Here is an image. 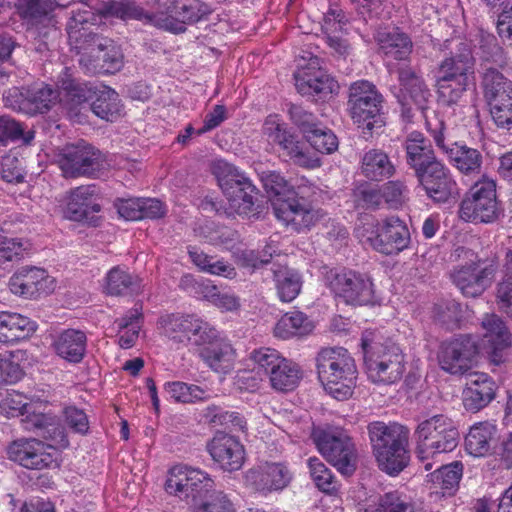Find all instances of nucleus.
<instances>
[{
	"mask_svg": "<svg viewBox=\"0 0 512 512\" xmlns=\"http://www.w3.org/2000/svg\"><path fill=\"white\" fill-rule=\"evenodd\" d=\"M60 86L65 93V97L71 105H80L87 101H93L99 86L91 83L80 82L71 77L66 69L60 79Z\"/></svg>",
	"mask_w": 512,
	"mask_h": 512,
	"instance_id": "nucleus-47",
	"label": "nucleus"
},
{
	"mask_svg": "<svg viewBox=\"0 0 512 512\" xmlns=\"http://www.w3.org/2000/svg\"><path fill=\"white\" fill-rule=\"evenodd\" d=\"M384 97L368 80L352 82L348 88L347 107L354 123L371 131L381 128Z\"/></svg>",
	"mask_w": 512,
	"mask_h": 512,
	"instance_id": "nucleus-10",
	"label": "nucleus"
},
{
	"mask_svg": "<svg viewBox=\"0 0 512 512\" xmlns=\"http://www.w3.org/2000/svg\"><path fill=\"white\" fill-rule=\"evenodd\" d=\"M215 173L229 208L238 215L254 213L259 191L251 180L235 166L222 161L215 166Z\"/></svg>",
	"mask_w": 512,
	"mask_h": 512,
	"instance_id": "nucleus-11",
	"label": "nucleus"
},
{
	"mask_svg": "<svg viewBox=\"0 0 512 512\" xmlns=\"http://www.w3.org/2000/svg\"><path fill=\"white\" fill-rule=\"evenodd\" d=\"M481 326L485 330L484 339L488 344V353L493 362H501L502 351L511 346V333L504 321L496 314H486Z\"/></svg>",
	"mask_w": 512,
	"mask_h": 512,
	"instance_id": "nucleus-33",
	"label": "nucleus"
},
{
	"mask_svg": "<svg viewBox=\"0 0 512 512\" xmlns=\"http://www.w3.org/2000/svg\"><path fill=\"white\" fill-rule=\"evenodd\" d=\"M356 207L364 210H377L384 203L380 185L368 182L359 184L353 191Z\"/></svg>",
	"mask_w": 512,
	"mask_h": 512,
	"instance_id": "nucleus-54",
	"label": "nucleus"
},
{
	"mask_svg": "<svg viewBox=\"0 0 512 512\" xmlns=\"http://www.w3.org/2000/svg\"><path fill=\"white\" fill-rule=\"evenodd\" d=\"M263 133L278 147V152L294 164L305 168H317L321 165L318 158L309 155L299 136L282 122L277 115H269L263 124Z\"/></svg>",
	"mask_w": 512,
	"mask_h": 512,
	"instance_id": "nucleus-15",
	"label": "nucleus"
},
{
	"mask_svg": "<svg viewBox=\"0 0 512 512\" xmlns=\"http://www.w3.org/2000/svg\"><path fill=\"white\" fill-rule=\"evenodd\" d=\"M95 93L91 102L92 112L103 120L115 121L121 115L122 110L118 93L105 85H100Z\"/></svg>",
	"mask_w": 512,
	"mask_h": 512,
	"instance_id": "nucleus-42",
	"label": "nucleus"
},
{
	"mask_svg": "<svg viewBox=\"0 0 512 512\" xmlns=\"http://www.w3.org/2000/svg\"><path fill=\"white\" fill-rule=\"evenodd\" d=\"M37 329V324L19 313L0 312V343H15L29 338Z\"/></svg>",
	"mask_w": 512,
	"mask_h": 512,
	"instance_id": "nucleus-37",
	"label": "nucleus"
},
{
	"mask_svg": "<svg viewBox=\"0 0 512 512\" xmlns=\"http://www.w3.org/2000/svg\"><path fill=\"white\" fill-rule=\"evenodd\" d=\"M18 409L22 414L28 413L26 418L23 420L25 423V429L39 432L44 438H52V435L56 432L61 433L60 427L56 421V417L49 413H30L27 408V404L19 402Z\"/></svg>",
	"mask_w": 512,
	"mask_h": 512,
	"instance_id": "nucleus-49",
	"label": "nucleus"
},
{
	"mask_svg": "<svg viewBox=\"0 0 512 512\" xmlns=\"http://www.w3.org/2000/svg\"><path fill=\"white\" fill-rule=\"evenodd\" d=\"M82 7L72 9L71 17L67 23V34L70 46L79 55V65L87 72L95 74V66L98 64L94 51L101 54L109 39L99 33L93 32L88 25H97L99 16L85 4Z\"/></svg>",
	"mask_w": 512,
	"mask_h": 512,
	"instance_id": "nucleus-6",
	"label": "nucleus"
},
{
	"mask_svg": "<svg viewBox=\"0 0 512 512\" xmlns=\"http://www.w3.org/2000/svg\"><path fill=\"white\" fill-rule=\"evenodd\" d=\"M59 97L57 90L44 83L30 86L12 87L4 95L6 106L36 115L48 112Z\"/></svg>",
	"mask_w": 512,
	"mask_h": 512,
	"instance_id": "nucleus-22",
	"label": "nucleus"
},
{
	"mask_svg": "<svg viewBox=\"0 0 512 512\" xmlns=\"http://www.w3.org/2000/svg\"><path fill=\"white\" fill-rule=\"evenodd\" d=\"M359 169L363 177L375 182L390 179L396 173V167L389 155L377 148L369 149L363 153Z\"/></svg>",
	"mask_w": 512,
	"mask_h": 512,
	"instance_id": "nucleus-36",
	"label": "nucleus"
},
{
	"mask_svg": "<svg viewBox=\"0 0 512 512\" xmlns=\"http://www.w3.org/2000/svg\"><path fill=\"white\" fill-rule=\"evenodd\" d=\"M195 315L170 314L160 319L164 334L177 343H186Z\"/></svg>",
	"mask_w": 512,
	"mask_h": 512,
	"instance_id": "nucleus-50",
	"label": "nucleus"
},
{
	"mask_svg": "<svg viewBox=\"0 0 512 512\" xmlns=\"http://www.w3.org/2000/svg\"><path fill=\"white\" fill-rule=\"evenodd\" d=\"M361 347L368 378L375 384L390 385L398 382L405 371L404 355L399 346L375 331L362 334Z\"/></svg>",
	"mask_w": 512,
	"mask_h": 512,
	"instance_id": "nucleus-4",
	"label": "nucleus"
},
{
	"mask_svg": "<svg viewBox=\"0 0 512 512\" xmlns=\"http://www.w3.org/2000/svg\"><path fill=\"white\" fill-rule=\"evenodd\" d=\"M313 329L308 317L300 311L285 313L276 323L274 333L277 337L288 339L309 334Z\"/></svg>",
	"mask_w": 512,
	"mask_h": 512,
	"instance_id": "nucleus-44",
	"label": "nucleus"
},
{
	"mask_svg": "<svg viewBox=\"0 0 512 512\" xmlns=\"http://www.w3.org/2000/svg\"><path fill=\"white\" fill-rule=\"evenodd\" d=\"M141 280L128 270L115 266L108 271L105 277V291L112 296H127L138 293Z\"/></svg>",
	"mask_w": 512,
	"mask_h": 512,
	"instance_id": "nucleus-39",
	"label": "nucleus"
},
{
	"mask_svg": "<svg viewBox=\"0 0 512 512\" xmlns=\"http://www.w3.org/2000/svg\"><path fill=\"white\" fill-rule=\"evenodd\" d=\"M366 241L371 247L384 255H398L409 247L410 232L403 220L390 216L365 228Z\"/></svg>",
	"mask_w": 512,
	"mask_h": 512,
	"instance_id": "nucleus-17",
	"label": "nucleus"
},
{
	"mask_svg": "<svg viewBox=\"0 0 512 512\" xmlns=\"http://www.w3.org/2000/svg\"><path fill=\"white\" fill-rule=\"evenodd\" d=\"M482 86L496 126L512 129V81L498 69L488 67L483 72Z\"/></svg>",
	"mask_w": 512,
	"mask_h": 512,
	"instance_id": "nucleus-14",
	"label": "nucleus"
},
{
	"mask_svg": "<svg viewBox=\"0 0 512 512\" xmlns=\"http://www.w3.org/2000/svg\"><path fill=\"white\" fill-rule=\"evenodd\" d=\"M278 296L283 302L293 301L300 293L302 282L300 276L291 270H279L275 274Z\"/></svg>",
	"mask_w": 512,
	"mask_h": 512,
	"instance_id": "nucleus-55",
	"label": "nucleus"
},
{
	"mask_svg": "<svg viewBox=\"0 0 512 512\" xmlns=\"http://www.w3.org/2000/svg\"><path fill=\"white\" fill-rule=\"evenodd\" d=\"M250 359L253 361L257 373H264L268 377L274 390L292 391L302 378L299 365L282 357L275 349L261 347L251 352Z\"/></svg>",
	"mask_w": 512,
	"mask_h": 512,
	"instance_id": "nucleus-12",
	"label": "nucleus"
},
{
	"mask_svg": "<svg viewBox=\"0 0 512 512\" xmlns=\"http://www.w3.org/2000/svg\"><path fill=\"white\" fill-rule=\"evenodd\" d=\"M307 464L310 476L320 491L327 494L337 491L338 484L333 472L319 458L310 457Z\"/></svg>",
	"mask_w": 512,
	"mask_h": 512,
	"instance_id": "nucleus-53",
	"label": "nucleus"
},
{
	"mask_svg": "<svg viewBox=\"0 0 512 512\" xmlns=\"http://www.w3.org/2000/svg\"><path fill=\"white\" fill-rule=\"evenodd\" d=\"M207 449L213 461L224 471H237L244 463L245 449L235 436L219 432L208 443Z\"/></svg>",
	"mask_w": 512,
	"mask_h": 512,
	"instance_id": "nucleus-28",
	"label": "nucleus"
},
{
	"mask_svg": "<svg viewBox=\"0 0 512 512\" xmlns=\"http://www.w3.org/2000/svg\"><path fill=\"white\" fill-rule=\"evenodd\" d=\"M95 60L98 62L95 66V73H114L123 66V53L114 40L109 39L101 56L98 55Z\"/></svg>",
	"mask_w": 512,
	"mask_h": 512,
	"instance_id": "nucleus-59",
	"label": "nucleus"
},
{
	"mask_svg": "<svg viewBox=\"0 0 512 512\" xmlns=\"http://www.w3.org/2000/svg\"><path fill=\"white\" fill-rule=\"evenodd\" d=\"M97 189L95 185L79 186L69 193L66 213L73 221H92L93 214L101 210L96 202Z\"/></svg>",
	"mask_w": 512,
	"mask_h": 512,
	"instance_id": "nucleus-30",
	"label": "nucleus"
},
{
	"mask_svg": "<svg viewBox=\"0 0 512 512\" xmlns=\"http://www.w3.org/2000/svg\"><path fill=\"white\" fill-rule=\"evenodd\" d=\"M463 392L464 407L477 412L487 406L495 396L494 382L486 374L471 375Z\"/></svg>",
	"mask_w": 512,
	"mask_h": 512,
	"instance_id": "nucleus-35",
	"label": "nucleus"
},
{
	"mask_svg": "<svg viewBox=\"0 0 512 512\" xmlns=\"http://www.w3.org/2000/svg\"><path fill=\"white\" fill-rule=\"evenodd\" d=\"M416 457L424 464V469L433 468L436 456L452 452L459 444L460 434L454 421L446 415L437 414L421 421L415 431Z\"/></svg>",
	"mask_w": 512,
	"mask_h": 512,
	"instance_id": "nucleus-5",
	"label": "nucleus"
},
{
	"mask_svg": "<svg viewBox=\"0 0 512 512\" xmlns=\"http://www.w3.org/2000/svg\"><path fill=\"white\" fill-rule=\"evenodd\" d=\"M496 432V426L488 421L474 424L465 437L467 452L476 457L488 454Z\"/></svg>",
	"mask_w": 512,
	"mask_h": 512,
	"instance_id": "nucleus-41",
	"label": "nucleus"
},
{
	"mask_svg": "<svg viewBox=\"0 0 512 512\" xmlns=\"http://www.w3.org/2000/svg\"><path fill=\"white\" fill-rule=\"evenodd\" d=\"M312 438L321 455L341 474L350 476L357 468V451L352 439L341 431H314Z\"/></svg>",
	"mask_w": 512,
	"mask_h": 512,
	"instance_id": "nucleus-16",
	"label": "nucleus"
},
{
	"mask_svg": "<svg viewBox=\"0 0 512 512\" xmlns=\"http://www.w3.org/2000/svg\"><path fill=\"white\" fill-rule=\"evenodd\" d=\"M379 52L388 60L408 61L413 51V42L399 28L379 31L376 36Z\"/></svg>",
	"mask_w": 512,
	"mask_h": 512,
	"instance_id": "nucleus-34",
	"label": "nucleus"
},
{
	"mask_svg": "<svg viewBox=\"0 0 512 512\" xmlns=\"http://www.w3.org/2000/svg\"><path fill=\"white\" fill-rule=\"evenodd\" d=\"M55 18L28 25L27 33L32 39V45L36 52L45 53L54 46L61 32L56 26Z\"/></svg>",
	"mask_w": 512,
	"mask_h": 512,
	"instance_id": "nucleus-45",
	"label": "nucleus"
},
{
	"mask_svg": "<svg viewBox=\"0 0 512 512\" xmlns=\"http://www.w3.org/2000/svg\"><path fill=\"white\" fill-rule=\"evenodd\" d=\"M166 393L176 402L192 403L206 399L205 391L197 385L184 382H167L164 386Z\"/></svg>",
	"mask_w": 512,
	"mask_h": 512,
	"instance_id": "nucleus-60",
	"label": "nucleus"
},
{
	"mask_svg": "<svg viewBox=\"0 0 512 512\" xmlns=\"http://www.w3.org/2000/svg\"><path fill=\"white\" fill-rule=\"evenodd\" d=\"M426 195L435 203H446L458 193L457 182L441 161L416 176Z\"/></svg>",
	"mask_w": 512,
	"mask_h": 512,
	"instance_id": "nucleus-26",
	"label": "nucleus"
},
{
	"mask_svg": "<svg viewBox=\"0 0 512 512\" xmlns=\"http://www.w3.org/2000/svg\"><path fill=\"white\" fill-rule=\"evenodd\" d=\"M462 474L463 464L460 461L436 469L430 474L433 492L442 496L454 495L458 490Z\"/></svg>",
	"mask_w": 512,
	"mask_h": 512,
	"instance_id": "nucleus-40",
	"label": "nucleus"
},
{
	"mask_svg": "<svg viewBox=\"0 0 512 512\" xmlns=\"http://www.w3.org/2000/svg\"><path fill=\"white\" fill-rule=\"evenodd\" d=\"M434 318L449 329L457 328L463 319V309L454 299H444L435 304Z\"/></svg>",
	"mask_w": 512,
	"mask_h": 512,
	"instance_id": "nucleus-56",
	"label": "nucleus"
},
{
	"mask_svg": "<svg viewBox=\"0 0 512 512\" xmlns=\"http://www.w3.org/2000/svg\"><path fill=\"white\" fill-rule=\"evenodd\" d=\"M478 44L480 59L483 63H491L499 68H504L509 63L508 53L500 45L497 37L483 29L478 31Z\"/></svg>",
	"mask_w": 512,
	"mask_h": 512,
	"instance_id": "nucleus-46",
	"label": "nucleus"
},
{
	"mask_svg": "<svg viewBox=\"0 0 512 512\" xmlns=\"http://www.w3.org/2000/svg\"><path fill=\"white\" fill-rule=\"evenodd\" d=\"M272 206L275 217L297 233L310 230L319 220V211L296 193L288 198L273 200Z\"/></svg>",
	"mask_w": 512,
	"mask_h": 512,
	"instance_id": "nucleus-23",
	"label": "nucleus"
},
{
	"mask_svg": "<svg viewBox=\"0 0 512 512\" xmlns=\"http://www.w3.org/2000/svg\"><path fill=\"white\" fill-rule=\"evenodd\" d=\"M170 14L157 13V28L173 33L186 31V24H193L211 13L200 0H175L168 8Z\"/></svg>",
	"mask_w": 512,
	"mask_h": 512,
	"instance_id": "nucleus-25",
	"label": "nucleus"
},
{
	"mask_svg": "<svg viewBox=\"0 0 512 512\" xmlns=\"http://www.w3.org/2000/svg\"><path fill=\"white\" fill-rule=\"evenodd\" d=\"M496 180L483 174L466 192L459 217L471 223H494L501 215Z\"/></svg>",
	"mask_w": 512,
	"mask_h": 512,
	"instance_id": "nucleus-7",
	"label": "nucleus"
},
{
	"mask_svg": "<svg viewBox=\"0 0 512 512\" xmlns=\"http://www.w3.org/2000/svg\"><path fill=\"white\" fill-rule=\"evenodd\" d=\"M411 509L412 503L407 495L396 490L380 496L372 512H409Z\"/></svg>",
	"mask_w": 512,
	"mask_h": 512,
	"instance_id": "nucleus-62",
	"label": "nucleus"
},
{
	"mask_svg": "<svg viewBox=\"0 0 512 512\" xmlns=\"http://www.w3.org/2000/svg\"><path fill=\"white\" fill-rule=\"evenodd\" d=\"M478 352L476 337L471 334H460L441 343L438 362L441 369L450 374H464L474 365Z\"/></svg>",
	"mask_w": 512,
	"mask_h": 512,
	"instance_id": "nucleus-20",
	"label": "nucleus"
},
{
	"mask_svg": "<svg viewBox=\"0 0 512 512\" xmlns=\"http://www.w3.org/2000/svg\"><path fill=\"white\" fill-rule=\"evenodd\" d=\"M60 6L56 0H22L20 13L27 25L53 19V11Z\"/></svg>",
	"mask_w": 512,
	"mask_h": 512,
	"instance_id": "nucleus-51",
	"label": "nucleus"
},
{
	"mask_svg": "<svg viewBox=\"0 0 512 512\" xmlns=\"http://www.w3.org/2000/svg\"><path fill=\"white\" fill-rule=\"evenodd\" d=\"M218 336L219 333L213 326L195 315L191 332L189 333L188 340L186 342L203 348L213 340H216Z\"/></svg>",
	"mask_w": 512,
	"mask_h": 512,
	"instance_id": "nucleus-63",
	"label": "nucleus"
},
{
	"mask_svg": "<svg viewBox=\"0 0 512 512\" xmlns=\"http://www.w3.org/2000/svg\"><path fill=\"white\" fill-rule=\"evenodd\" d=\"M452 256L468 260L466 264L455 266L451 271L453 284L465 297L476 298L482 295L492 283L496 265L485 264L471 249L463 246L455 248Z\"/></svg>",
	"mask_w": 512,
	"mask_h": 512,
	"instance_id": "nucleus-9",
	"label": "nucleus"
},
{
	"mask_svg": "<svg viewBox=\"0 0 512 512\" xmlns=\"http://www.w3.org/2000/svg\"><path fill=\"white\" fill-rule=\"evenodd\" d=\"M287 112L291 122L302 132L304 137L320 124L318 118L301 105L289 104Z\"/></svg>",
	"mask_w": 512,
	"mask_h": 512,
	"instance_id": "nucleus-64",
	"label": "nucleus"
},
{
	"mask_svg": "<svg viewBox=\"0 0 512 512\" xmlns=\"http://www.w3.org/2000/svg\"><path fill=\"white\" fill-rule=\"evenodd\" d=\"M88 338L80 329L68 328L54 339L52 347L57 356L71 364L82 362L87 352Z\"/></svg>",
	"mask_w": 512,
	"mask_h": 512,
	"instance_id": "nucleus-32",
	"label": "nucleus"
},
{
	"mask_svg": "<svg viewBox=\"0 0 512 512\" xmlns=\"http://www.w3.org/2000/svg\"><path fill=\"white\" fill-rule=\"evenodd\" d=\"M10 291L25 298H36L54 289V281L46 270L38 267H22L9 280Z\"/></svg>",
	"mask_w": 512,
	"mask_h": 512,
	"instance_id": "nucleus-27",
	"label": "nucleus"
},
{
	"mask_svg": "<svg viewBox=\"0 0 512 512\" xmlns=\"http://www.w3.org/2000/svg\"><path fill=\"white\" fill-rule=\"evenodd\" d=\"M440 49L447 53L437 68V93L443 104L451 106L466 91L468 79L474 74L475 58L471 44L460 37L445 40Z\"/></svg>",
	"mask_w": 512,
	"mask_h": 512,
	"instance_id": "nucleus-1",
	"label": "nucleus"
},
{
	"mask_svg": "<svg viewBox=\"0 0 512 512\" xmlns=\"http://www.w3.org/2000/svg\"><path fill=\"white\" fill-rule=\"evenodd\" d=\"M214 480L199 469L188 465H175L169 472L165 482L167 493L186 501L194 508L214 490Z\"/></svg>",
	"mask_w": 512,
	"mask_h": 512,
	"instance_id": "nucleus-13",
	"label": "nucleus"
},
{
	"mask_svg": "<svg viewBox=\"0 0 512 512\" xmlns=\"http://www.w3.org/2000/svg\"><path fill=\"white\" fill-rule=\"evenodd\" d=\"M315 363L318 379L330 396L339 401L352 396L358 371L347 349L323 348L317 353Z\"/></svg>",
	"mask_w": 512,
	"mask_h": 512,
	"instance_id": "nucleus-3",
	"label": "nucleus"
},
{
	"mask_svg": "<svg viewBox=\"0 0 512 512\" xmlns=\"http://www.w3.org/2000/svg\"><path fill=\"white\" fill-rule=\"evenodd\" d=\"M373 454L379 468L395 476L409 464V431L398 423L374 421L367 427Z\"/></svg>",
	"mask_w": 512,
	"mask_h": 512,
	"instance_id": "nucleus-2",
	"label": "nucleus"
},
{
	"mask_svg": "<svg viewBox=\"0 0 512 512\" xmlns=\"http://www.w3.org/2000/svg\"><path fill=\"white\" fill-rule=\"evenodd\" d=\"M425 125L436 146L447 154L450 163L460 173L466 176L480 174L483 156L478 149L452 141L444 120L435 112L425 115Z\"/></svg>",
	"mask_w": 512,
	"mask_h": 512,
	"instance_id": "nucleus-8",
	"label": "nucleus"
},
{
	"mask_svg": "<svg viewBox=\"0 0 512 512\" xmlns=\"http://www.w3.org/2000/svg\"><path fill=\"white\" fill-rule=\"evenodd\" d=\"M201 419L213 427L231 426L238 430H243L246 425V422L239 413L225 410L217 405H210L204 408L201 412Z\"/></svg>",
	"mask_w": 512,
	"mask_h": 512,
	"instance_id": "nucleus-52",
	"label": "nucleus"
},
{
	"mask_svg": "<svg viewBox=\"0 0 512 512\" xmlns=\"http://www.w3.org/2000/svg\"><path fill=\"white\" fill-rule=\"evenodd\" d=\"M188 253L191 261L203 272L228 279H233L237 275L234 266L226 261L215 260L213 256H209L196 248L189 249Z\"/></svg>",
	"mask_w": 512,
	"mask_h": 512,
	"instance_id": "nucleus-48",
	"label": "nucleus"
},
{
	"mask_svg": "<svg viewBox=\"0 0 512 512\" xmlns=\"http://www.w3.org/2000/svg\"><path fill=\"white\" fill-rule=\"evenodd\" d=\"M96 15L117 18L122 21L138 20L145 25L157 27V13H149L134 0H109L97 8Z\"/></svg>",
	"mask_w": 512,
	"mask_h": 512,
	"instance_id": "nucleus-31",
	"label": "nucleus"
},
{
	"mask_svg": "<svg viewBox=\"0 0 512 512\" xmlns=\"http://www.w3.org/2000/svg\"><path fill=\"white\" fill-rule=\"evenodd\" d=\"M403 148L406 163L414 170L415 176L429 169L432 164L440 162L431 142L421 132H410L403 142Z\"/></svg>",
	"mask_w": 512,
	"mask_h": 512,
	"instance_id": "nucleus-29",
	"label": "nucleus"
},
{
	"mask_svg": "<svg viewBox=\"0 0 512 512\" xmlns=\"http://www.w3.org/2000/svg\"><path fill=\"white\" fill-rule=\"evenodd\" d=\"M58 164L66 178L97 177L106 167L102 153L85 142L64 148Z\"/></svg>",
	"mask_w": 512,
	"mask_h": 512,
	"instance_id": "nucleus-18",
	"label": "nucleus"
},
{
	"mask_svg": "<svg viewBox=\"0 0 512 512\" xmlns=\"http://www.w3.org/2000/svg\"><path fill=\"white\" fill-rule=\"evenodd\" d=\"M398 81L403 91L409 94L410 98L422 107L431 96L424 79L412 67L404 66L397 70Z\"/></svg>",
	"mask_w": 512,
	"mask_h": 512,
	"instance_id": "nucleus-43",
	"label": "nucleus"
},
{
	"mask_svg": "<svg viewBox=\"0 0 512 512\" xmlns=\"http://www.w3.org/2000/svg\"><path fill=\"white\" fill-rule=\"evenodd\" d=\"M320 58L317 56H310L306 65L299 64L298 70L294 73L295 87L297 91L303 96L315 95V69L320 65Z\"/></svg>",
	"mask_w": 512,
	"mask_h": 512,
	"instance_id": "nucleus-57",
	"label": "nucleus"
},
{
	"mask_svg": "<svg viewBox=\"0 0 512 512\" xmlns=\"http://www.w3.org/2000/svg\"><path fill=\"white\" fill-rule=\"evenodd\" d=\"M260 179L266 192L275 197L274 200L288 198L296 193L293 185L277 171H263Z\"/></svg>",
	"mask_w": 512,
	"mask_h": 512,
	"instance_id": "nucleus-58",
	"label": "nucleus"
},
{
	"mask_svg": "<svg viewBox=\"0 0 512 512\" xmlns=\"http://www.w3.org/2000/svg\"><path fill=\"white\" fill-rule=\"evenodd\" d=\"M305 139L316 151L322 154H331L338 148L337 136L330 129L322 127L321 124L309 134H306Z\"/></svg>",
	"mask_w": 512,
	"mask_h": 512,
	"instance_id": "nucleus-61",
	"label": "nucleus"
},
{
	"mask_svg": "<svg viewBox=\"0 0 512 512\" xmlns=\"http://www.w3.org/2000/svg\"><path fill=\"white\" fill-rule=\"evenodd\" d=\"M244 478L248 488L267 496L284 490L292 480V473L282 463H265L246 471Z\"/></svg>",
	"mask_w": 512,
	"mask_h": 512,
	"instance_id": "nucleus-24",
	"label": "nucleus"
},
{
	"mask_svg": "<svg viewBox=\"0 0 512 512\" xmlns=\"http://www.w3.org/2000/svg\"><path fill=\"white\" fill-rule=\"evenodd\" d=\"M199 356L203 362L217 373L227 374L233 369L234 350L232 346L219 338L201 348Z\"/></svg>",
	"mask_w": 512,
	"mask_h": 512,
	"instance_id": "nucleus-38",
	"label": "nucleus"
},
{
	"mask_svg": "<svg viewBox=\"0 0 512 512\" xmlns=\"http://www.w3.org/2000/svg\"><path fill=\"white\" fill-rule=\"evenodd\" d=\"M327 281L335 296L346 304L361 306L374 302L373 283L365 274L353 270H331Z\"/></svg>",
	"mask_w": 512,
	"mask_h": 512,
	"instance_id": "nucleus-21",
	"label": "nucleus"
},
{
	"mask_svg": "<svg viewBox=\"0 0 512 512\" xmlns=\"http://www.w3.org/2000/svg\"><path fill=\"white\" fill-rule=\"evenodd\" d=\"M7 458L31 470H42L57 467V450L36 438H18L6 446Z\"/></svg>",
	"mask_w": 512,
	"mask_h": 512,
	"instance_id": "nucleus-19",
	"label": "nucleus"
}]
</instances>
